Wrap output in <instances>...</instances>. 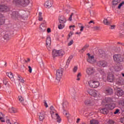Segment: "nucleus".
Returning <instances> with one entry per match:
<instances>
[{"label": "nucleus", "mask_w": 124, "mask_h": 124, "mask_svg": "<svg viewBox=\"0 0 124 124\" xmlns=\"http://www.w3.org/2000/svg\"><path fill=\"white\" fill-rule=\"evenodd\" d=\"M120 122L122 123V124H124V118H122L120 120Z\"/></svg>", "instance_id": "56"}, {"label": "nucleus", "mask_w": 124, "mask_h": 124, "mask_svg": "<svg viewBox=\"0 0 124 124\" xmlns=\"http://www.w3.org/2000/svg\"><path fill=\"white\" fill-rule=\"evenodd\" d=\"M73 40H71L68 43V46H71L72 44H73Z\"/></svg>", "instance_id": "42"}, {"label": "nucleus", "mask_w": 124, "mask_h": 124, "mask_svg": "<svg viewBox=\"0 0 124 124\" xmlns=\"http://www.w3.org/2000/svg\"><path fill=\"white\" fill-rule=\"evenodd\" d=\"M115 104H110L108 105V109H109V110H112V109H114V108H115Z\"/></svg>", "instance_id": "32"}, {"label": "nucleus", "mask_w": 124, "mask_h": 124, "mask_svg": "<svg viewBox=\"0 0 124 124\" xmlns=\"http://www.w3.org/2000/svg\"><path fill=\"white\" fill-rule=\"evenodd\" d=\"M94 30H95L96 31H97V30H99V28L98 27H95L94 28Z\"/></svg>", "instance_id": "63"}, {"label": "nucleus", "mask_w": 124, "mask_h": 124, "mask_svg": "<svg viewBox=\"0 0 124 124\" xmlns=\"http://www.w3.org/2000/svg\"><path fill=\"white\" fill-rule=\"evenodd\" d=\"M9 111L10 113H17V109L14 108H10Z\"/></svg>", "instance_id": "29"}, {"label": "nucleus", "mask_w": 124, "mask_h": 124, "mask_svg": "<svg viewBox=\"0 0 124 124\" xmlns=\"http://www.w3.org/2000/svg\"><path fill=\"white\" fill-rule=\"evenodd\" d=\"M84 103L87 106H95L96 104V100L94 99H87L85 101Z\"/></svg>", "instance_id": "6"}, {"label": "nucleus", "mask_w": 124, "mask_h": 124, "mask_svg": "<svg viewBox=\"0 0 124 124\" xmlns=\"http://www.w3.org/2000/svg\"><path fill=\"white\" fill-rule=\"evenodd\" d=\"M62 106H63V108H67V107H68V106H69L68 102H67V101H66V100L64 99L63 100Z\"/></svg>", "instance_id": "25"}, {"label": "nucleus", "mask_w": 124, "mask_h": 124, "mask_svg": "<svg viewBox=\"0 0 124 124\" xmlns=\"http://www.w3.org/2000/svg\"><path fill=\"white\" fill-rule=\"evenodd\" d=\"M88 85L90 88L97 89L100 86V82L94 79H91L88 81Z\"/></svg>", "instance_id": "2"}, {"label": "nucleus", "mask_w": 124, "mask_h": 124, "mask_svg": "<svg viewBox=\"0 0 124 124\" xmlns=\"http://www.w3.org/2000/svg\"><path fill=\"white\" fill-rule=\"evenodd\" d=\"M18 99L20 102H24V98L22 96H19L18 97Z\"/></svg>", "instance_id": "41"}, {"label": "nucleus", "mask_w": 124, "mask_h": 124, "mask_svg": "<svg viewBox=\"0 0 124 124\" xmlns=\"http://www.w3.org/2000/svg\"><path fill=\"white\" fill-rule=\"evenodd\" d=\"M87 93L92 96L93 97H96L97 96V91L94 89H89L87 90Z\"/></svg>", "instance_id": "9"}, {"label": "nucleus", "mask_w": 124, "mask_h": 124, "mask_svg": "<svg viewBox=\"0 0 124 124\" xmlns=\"http://www.w3.org/2000/svg\"><path fill=\"white\" fill-rule=\"evenodd\" d=\"M103 23H104V25H106L107 26H109V25H110V24H111V22H110L109 21V19H108V18H104Z\"/></svg>", "instance_id": "26"}, {"label": "nucleus", "mask_w": 124, "mask_h": 124, "mask_svg": "<svg viewBox=\"0 0 124 124\" xmlns=\"http://www.w3.org/2000/svg\"><path fill=\"white\" fill-rule=\"evenodd\" d=\"M54 4V1L52 0H47L44 4V6L46 8H51Z\"/></svg>", "instance_id": "12"}, {"label": "nucleus", "mask_w": 124, "mask_h": 124, "mask_svg": "<svg viewBox=\"0 0 124 124\" xmlns=\"http://www.w3.org/2000/svg\"><path fill=\"white\" fill-rule=\"evenodd\" d=\"M113 60L115 62H121L124 61V56L120 54H115L113 56Z\"/></svg>", "instance_id": "8"}, {"label": "nucleus", "mask_w": 124, "mask_h": 124, "mask_svg": "<svg viewBox=\"0 0 124 124\" xmlns=\"http://www.w3.org/2000/svg\"><path fill=\"white\" fill-rule=\"evenodd\" d=\"M17 67H18V66H17L16 64H14V66L13 67V68L14 69L17 68Z\"/></svg>", "instance_id": "58"}, {"label": "nucleus", "mask_w": 124, "mask_h": 124, "mask_svg": "<svg viewBox=\"0 0 124 124\" xmlns=\"http://www.w3.org/2000/svg\"><path fill=\"white\" fill-rule=\"evenodd\" d=\"M62 73H63V69H59L56 71V79L60 81L62 77Z\"/></svg>", "instance_id": "7"}, {"label": "nucleus", "mask_w": 124, "mask_h": 124, "mask_svg": "<svg viewBox=\"0 0 124 124\" xmlns=\"http://www.w3.org/2000/svg\"><path fill=\"white\" fill-rule=\"evenodd\" d=\"M119 112H120V109H117L116 111L114 112V115H116V114H118Z\"/></svg>", "instance_id": "50"}, {"label": "nucleus", "mask_w": 124, "mask_h": 124, "mask_svg": "<svg viewBox=\"0 0 124 124\" xmlns=\"http://www.w3.org/2000/svg\"><path fill=\"white\" fill-rule=\"evenodd\" d=\"M97 65L99 67H106L107 66V62L104 61H100L97 62Z\"/></svg>", "instance_id": "13"}, {"label": "nucleus", "mask_w": 124, "mask_h": 124, "mask_svg": "<svg viewBox=\"0 0 124 124\" xmlns=\"http://www.w3.org/2000/svg\"><path fill=\"white\" fill-rule=\"evenodd\" d=\"M91 16H94V12L93 11H91L90 12Z\"/></svg>", "instance_id": "51"}, {"label": "nucleus", "mask_w": 124, "mask_h": 124, "mask_svg": "<svg viewBox=\"0 0 124 124\" xmlns=\"http://www.w3.org/2000/svg\"><path fill=\"white\" fill-rule=\"evenodd\" d=\"M46 46L49 47L51 45V37L48 36L46 37Z\"/></svg>", "instance_id": "23"}, {"label": "nucleus", "mask_w": 124, "mask_h": 124, "mask_svg": "<svg viewBox=\"0 0 124 124\" xmlns=\"http://www.w3.org/2000/svg\"><path fill=\"white\" fill-rule=\"evenodd\" d=\"M101 74H102L103 75H105V72H104V71L101 70L100 72Z\"/></svg>", "instance_id": "57"}, {"label": "nucleus", "mask_w": 124, "mask_h": 124, "mask_svg": "<svg viewBox=\"0 0 124 124\" xmlns=\"http://www.w3.org/2000/svg\"><path fill=\"white\" fill-rule=\"evenodd\" d=\"M106 102H111L112 101V98L109 97L105 98Z\"/></svg>", "instance_id": "39"}, {"label": "nucleus", "mask_w": 124, "mask_h": 124, "mask_svg": "<svg viewBox=\"0 0 124 124\" xmlns=\"http://www.w3.org/2000/svg\"><path fill=\"white\" fill-rule=\"evenodd\" d=\"M59 24H65L66 23V18L63 16H60L58 18Z\"/></svg>", "instance_id": "14"}, {"label": "nucleus", "mask_w": 124, "mask_h": 124, "mask_svg": "<svg viewBox=\"0 0 124 124\" xmlns=\"http://www.w3.org/2000/svg\"><path fill=\"white\" fill-rule=\"evenodd\" d=\"M4 39L6 40H9V37H8V35H5L4 36Z\"/></svg>", "instance_id": "43"}, {"label": "nucleus", "mask_w": 124, "mask_h": 124, "mask_svg": "<svg viewBox=\"0 0 124 124\" xmlns=\"http://www.w3.org/2000/svg\"><path fill=\"white\" fill-rule=\"evenodd\" d=\"M39 21H42L43 20V17L42 16V13L40 12L39 13Z\"/></svg>", "instance_id": "33"}, {"label": "nucleus", "mask_w": 124, "mask_h": 124, "mask_svg": "<svg viewBox=\"0 0 124 124\" xmlns=\"http://www.w3.org/2000/svg\"><path fill=\"white\" fill-rule=\"evenodd\" d=\"M65 54V52L63 50H57L54 49L52 51L53 57H57V56H60V57H62L63 55Z\"/></svg>", "instance_id": "4"}, {"label": "nucleus", "mask_w": 124, "mask_h": 124, "mask_svg": "<svg viewBox=\"0 0 124 124\" xmlns=\"http://www.w3.org/2000/svg\"><path fill=\"white\" fill-rule=\"evenodd\" d=\"M69 28H70V30H72V31H74L75 30L74 28H75V26L71 25V26H70Z\"/></svg>", "instance_id": "46"}, {"label": "nucleus", "mask_w": 124, "mask_h": 124, "mask_svg": "<svg viewBox=\"0 0 124 124\" xmlns=\"http://www.w3.org/2000/svg\"><path fill=\"white\" fill-rule=\"evenodd\" d=\"M89 45H86L83 48L80 50V52H81V53H83V52H84V51H85L86 49H87V48H88L89 47Z\"/></svg>", "instance_id": "35"}, {"label": "nucleus", "mask_w": 124, "mask_h": 124, "mask_svg": "<svg viewBox=\"0 0 124 124\" xmlns=\"http://www.w3.org/2000/svg\"><path fill=\"white\" fill-rule=\"evenodd\" d=\"M100 112L102 114H107V109L106 108H101L100 109Z\"/></svg>", "instance_id": "34"}, {"label": "nucleus", "mask_w": 124, "mask_h": 124, "mask_svg": "<svg viewBox=\"0 0 124 124\" xmlns=\"http://www.w3.org/2000/svg\"><path fill=\"white\" fill-rule=\"evenodd\" d=\"M104 93H106V94H112L113 93V89L111 88H106L104 90Z\"/></svg>", "instance_id": "20"}, {"label": "nucleus", "mask_w": 124, "mask_h": 124, "mask_svg": "<svg viewBox=\"0 0 124 124\" xmlns=\"http://www.w3.org/2000/svg\"><path fill=\"white\" fill-rule=\"evenodd\" d=\"M81 29H80V31H84V27L83 26H81Z\"/></svg>", "instance_id": "59"}, {"label": "nucleus", "mask_w": 124, "mask_h": 124, "mask_svg": "<svg viewBox=\"0 0 124 124\" xmlns=\"http://www.w3.org/2000/svg\"><path fill=\"white\" fill-rule=\"evenodd\" d=\"M79 122H80V119L78 118L77 119V123H78Z\"/></svg>", "instance_id": "64"}, {"label": "nucleus", "mask_w": 124, "mask_h": 124, "mask_svg": "<svg viewBox=\"0 0 124 124\" xmlns=\"http://www.w3.org/2000/svg\"><path fill=\"white\" fill-rule=\"evenodd\" d=\"M0 118H4V115L1 112H0Z\"/></svg>", "instance_id": "54"}, {"label": "nucleus", "mask_w": 124, "mask_h": 124, "mask_svg": "<svg viewBox=\"0 0 124 124\" xmlns=\"http://www.w3.org/2000/svg\"><path fill=\"white\" fill-rule=\"evenodd\" d=\"M73 15H74V14L73 13L71 14L70 17H69V21H72V16H73Z\"/></svg>", "instance_id": "45"}, {"label": "nucleus", "mask_w": 124, "mask_h": 124, "mask_svg": "<svg viewBox=\"0 0 124 124\" xmlns=\"http://www.w3.org/2000/svg\"><path fill=\"white\" fill-rule=\"evenodd\" d=\"M3 84L5 86H7L8 85V81L5 80L3 81Z\"/></svg>", "instance_id": "44"}, {"label": "nucleus", "mask_w": 124, "mask_h": 124, "mask_svg": "<svg viewBox=\"0 0 124 124\" xmlns=\"http://www.w3.org/2000/svg\"><path fill=\"white\" fill-rule=\"evenodd\" d=\"M86 72L87 75H89V76H91V75L94 74V73L95 72V70L94 69V68L90 67L86 69Z\"/></svg>", "instance_id": "10"}, {"label": "nucleus", "mask_w": 124, "mask_h": 124, "mask_svg": "<svg viewBox=\"0 0 124 124\" xmlns=\"http://www.w3.org/2000/svg\"><path fill=\"white\" fill-rule=\"evenodd\" d=\"M40 29L41 31H46V21H43V23L40 26Z\"/></svg>", "instance_id": "18"}, {"label": "nucleus", "mask_w": 124, "mask_h": 124, "mask_svg": "<svg viewBox=\"0 0 124 124\" xmlns=\"http://www.w3.org/2000/svg\"><path fill=\"white\" fill-rule=\"evenodd\" d=\"M17 79L18 81H19V83H16V85H17L18 86H20V83H24V79H23V78L21 77V76L17 75Z\"/></svg>", "instance_id": "21"}, {"label": "nucleus", "mask_w": 124, "mask_h": 124, "mask_svg": "<svg viewBox=\"0 0 124 124\" xmlns=\"http://www.w3.org/2000/svg\"><path fill=\"white\" fill-rule=\"evenodd\" d=\"M115 79V77H114V75L112 74V73H109L108 75V82H110L112 83L114 81Z\"/></svg>", "instance_id": "15"}, {"label": "nucleus", "mask_w": 124, "mask_h": 124, "mask_svg": "<svg viewBox=\"0 0 124 124\" xmlns=\"http://www.w3.org/2000/svg\"><path fill=\"white\" fill-rule=\"evenodd\" d=\"M65 27V24L64 23H59L58 24V29L59 30H62Z\"/></svg>", "instance_id": "27"}, {"label": "nucleus", "mask_w": 124, "mask_h": 124, "mask_svg": "<svg viewBox=\"0 0 124 124\" xmlns=\"http://www.w3.org/2000/svg\"><path fill=\"white\" fill-rule=\"evenodd\" d=\"M28 68H29V72H30V73H31L32 71V69L31 68V66H29Z\"/></svg>", "instance_id": "47"}, {"label": "nucleus", "mask_w": 124, "mask_h": 124, "mask_svg": "<svg viewBox=\"0 0 124 124\" xmlns=\"http://www.w3.org/2000/svg\"><path fill=\"white\" fill-rule=\"evenodd\" d=\"M44 119H45V112L42 111L39 115V120L41 122H43Z\"/></svg>", "instance_id": "19"}, {"label": "nucleus", "mask_w": 124, "mask_h": 124, "mask_svg": "<svg viewBox=\"0 0 124 124\" xmlns=\"http://www.w3.org/2000/svg\"><path fill=\"white\" fill-rule=\"evenodd\" d=\"M78 70V66H75L73 69V72L74 73H76Z\"/></svg>", "instance_id": "36"}, {"label": "nucleus", "mask_w": 124, "mask_h": 124, "mask_svg": "<svg viewBox=\"0 0 124 124\" xmlns=\"http://www.w3.org/2000/svg\"><path fill=\"white\" fill-rule=\"evenodd\" d=\"M51 31V29L50 28H48L47 30V32L48 33L50 32Z\"/></svg>", "instance_id": "62"}, {"label": "nucleus", "mask_w": 124, "mask_h": 124, "mask_svg": "<svg viewBox=\"0 0 124 124\" xmlns=\"http://www.w3.org/2000/svg\"><path fill=\"white\" fill-rule=\"evenodd\" d=\"M116 92L117 95H118V96H122V95L124 94V91L121 89H118L117 90H116Z\"/></svg>", "instance_id": "22"}, {"label": "nucleus", "mask_w": 124, "mask_h": 124, "mask_svg": "<svg viewBox=\"0 0 124 124\" xmlns=\"http://www.w3.org/2000/svg\"><path fill=\"white\" fill-rule=\"evenodd\" d=\"M6 75L10 79H12V81H14V76H13V74L12 73L7 72L6 73Z\"/></svg>", "instance_id": "24"}, {"label": "nucleus", "mask_w": 124, "mask_h": 124, "mask_svg": "<svg viewBox=\"0 0 124 124\" xmlns=\"http://www.w3.org/2000/svg\"><path fill=\"white\" fill-rule=\"evenodd\" d=\"M50 112L51 115V117L52 119H54V118H56V121L57 123H61L62 122V118L59 116V114L57 113V110L55 109V108L53 107V106H51L50 108Z\"/></svg>", "instance_id": "1"}, {"label": "nucleus", "mask_w": 124, "mask_h": 124, "mask_svg": "<svg viewBox=\"0 0 124 124\" xmlns=\"http://www.w3.org/2000/svg\"><path fill=\"white\" fill-rule=\"evenodd\" d=\"M13 2L14 4H16V5L21 4V5L26 6L30 4V0H13Z\"/></svg>", "instance_id": "3"}, {"label": "nucleus", "mask_w": 124, "mask_h": 124, "mask_svg": "<svg viewBox=\"0 0 124 124\" xmlns=\"http://www.w3.org/2000/svg\"><path fill=\"white\" fill-rule=\"evenodd\" d=\"M7 124H13V121L10 120L9 119L7 120L6 122Z\"/></svg>", "instance_id": "40"}, {"label": "nucleus", "mask_w": 124, "mask_h": 124, "mask_svg": "<svg viewBox=\"0 0 124 124\" xmlns=\"http://www.w3.org/2000/svg\"><path fill=\"white\" fill-rule=\"evenodd\" d=\"M86 3H90V5L93 6V0H85Z\"/></svg>", "instance_id": "37"}, {"label": "nucleus", "mask_w": 124, "mask_h": 124, "mask_svg": "<svg viewBox=\"0 0 124 124\" xmlns=\"http://www.w3.org/2000/svg\"><path fill=\"white\" fill-rule=\"evenodd\" d=\"M82 76V74H81V73H79L77 76V81H80V78Z\"/></svg>", "instance_id": "38"}, {"label": "nucleus", "mask_w": 124, "mask_h": 124, "mask_svg": "<svg viewBox=\"0 0 124 124\" xmlns=\"http://www.w3.org/2000/svg\"><path fill=\"white\" fill-rule=\"evenodd\" d=\"M87 55L88 56V58L87 59V62L90 63H94L96 62V60L94 59V57L93 55H91L90 53H88Z\"/></svg>", "instance_id": "11"}, {"label": "nucleus", "mask_w": 124, "mask_h": 124, "mask_svg": "<svg viewBox=\"0 0 124 124\" xmlns=\"http://www.w3.org/2000/svg\"><path fill=\"white\" fill-rule=\"evenodd\" d=\"M116 83L117 85H118V86L124 85V79L122 78H119L116 79Z\"/></svg>", "instance_id": "17"}, {"label": "nucleus", "mask_w": 124, "mask_h": 124, "mask_svg": "<svg viewBox=\"0 0 124 124\" xmlns=\"http://www.w3.org/2000/svg\"><path fill=\"white\" fill-rule=\"evenodd\" d=\"M109 123L111 124H114V121L112 120L109 121Z\"/></svg>", "instance_id": "61"}, {"label": "nucleus", "mask_w": 124, "mask_h": 124, "mask_svg": "<svg viewBox=\"0 0 124 124\" xmlns=\"http://www.w3.org/2000/svg\"><path fill=\"white\" fill-rule=\"evenodd\" d=\"M73 34V32H72V31H70L69 34H68L69 37H71V36H72Z\"/></svg>", "instance_id": "52"}, {"label": "nucleus", "mask_w": 124, "mask_h": 124, "mask_svg": "<svg viewBox=\"0 0 124 124\" xmlns=\"http://www.w3.org/2000/svg\"><path fill=\"white\" fill-rule=\"evenodd\" d=\"M5 22V19L2 17L1 15H0V25H3Z\"/></svg>", "instance_id": "28"}, {"label": "nucleus", "mask_w": 124, "mask_h": 124, "mask_svg": "<svg viewBox=\"0 0 124 124\" xmlns=\"http://www.w3.org/2000/svg\"><path fill=\"white\" fill-rule=\"evenodd\" d=\"M0 118H4V115L1 112H0Z\"/></svg>", "instance_id": "53"}, {"label": "nucleus", "mask_w": 124, "mask_h": 124, "mask_svg": "<svg viewBox=\"0 0 124 124\" xmlns=\"http://www.w3.org/2000/svg\"><path fill=\"white\" fill-rule=\"evenodd\" d=\"M44 105H45V107H46V108H47L48 107V104H47V102H46V101H45Z\"/></svg>", "instance_id": "55"}, {"label": "nucleus", "mask_w": 124, "mask_h": 124, "mask_svg": "<svg viewBox=\"0 0 124 124\" xmlns=\"http://www.w3.org/2000/svg\"><path fill=\"white\" fill-rule=\"evenodd\" d=\"M72 59V56H70L68 60H67L66 63V65L68 67V65H69V63L70 62V61Z\"/></svg>", "instance_id": "30"}, {"label": "nucleus", "mask_w": 124, "mask_h": 124, "mask_svg": "<svg viewBox=\"0 0 124 124\" xmlns=\"http://www.w3.org/2000/svg\"><path fill=\"white\" fill-rule=\"evenodd\" d=\"M90 124H99L97 120L92 119L90 121Z\"/></svg>", "instance_id": "31"}, {"label": "nucleus", "mask_w": 124, "mask_h": 124, "mask_svg": "<svg viewBox=\"0 0 124 124\" xmlns=\"http://www.w3.org/2000/svg\"><path fill=\"white\" fill-rule=\"evenodd\" d=\"M66 7H67L68 8H70V5H69V4H66Z\"/></svg>", "instance_id": "60"}, {"label": "nucleus", "mask_w": 124, "mask_h": 124, "mask_svg": "<svg viewBox=\"0 0 124 124\" xmlns=\"http://www.w3.org/2000/svg\"><path fill=\"white\" fill-rule=\"evenodd\" d=\"M116 28V26L115 25H111L110 27H109V29L110 30H114Z\"/></svg>", "instance_id": "49"}, {"label": "nucleus", "mask_w": 124, "mask_h": 124, "mask_svg": "<svg viewBox=\"0 0 124 124\" xmlns=\"http://www.w3.org/2000/svg\"><path fill=\"white\" fill-rule=\"evenodd\" d=\"M9 11V8L7 6L0 5V12H7Z\"/></svg>", "instance_id": "16"}, {"label": "nucleus", "mask_w": 124, "mask_h": 124, "mask_svg": "<svg viewBox=\"0 0 124 124\" xmlns=\"http://www.w3.org/2000/svg\"><path fill=\"white\" fill-rule=\"evenodd\" d=\"M0 121L2 122V123H4V122H5L4 120V117H0Z\"/></svg>", "instance_id": "48"}, {"label": "nucleus", "mask_w": 124, "mask_h": 124, "mask_svg": "<svg viewBox=\"0 0 124 124\" xmlns=\"http://www.w3.org/2000/svg\"><path fill=\"white\" fill-rule=\"evenodd\" d=\"M121 0H112V6H117V5H118V9H120L121 7L123 6L124 4V2H122L121 3Z\"/></svg>", "instance_id": "5"}]
</instances>
